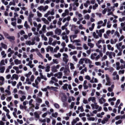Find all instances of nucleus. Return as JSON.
<instances>
[{
    "instance_id": "4468645a",
    "label": "nucleus",
    "mask_w": 125,
    "mask_h": 125,
    "mask_svg": "<svg viewBox=\"0 0 125 125\" xmlns=\"http://www.w3.org/2000/svg\"><path fill=\"white\" fill-rule=\"evenodd\" d=\"M95 98V97H90L88 99V101L89 102H90L91 101L94 103H96Z\"/></svg>"
},
{
    "instance_id": "6e6d98bb",
    "label": "nucleus",
    "mask_w": 125,
    "mask_h": 125,
    "mask_svg": "<svg viewBox=\"0 0 125 125\" xmlns=\"http://www.w3.org/2000/svg\"><path fill=\"white\" fill-rule=\"evenodd\" d=\"M84 18L86 20H89L90 19V16L88 14H87L84 16Z\"/></svg>"
},
{
    "instance_id": "13d9d810",
    "label": "nucleus",
    "mask_w": 125,
    "mask_h": 125,
    "mask_svg": "<svg viewBox=\"0 0 125 125\" xmlns=\"http://www.w3.org/2000/svg\"><path fill=\"white\" fill-rule=\"evenodd\" d=\"M46 57L48 59L49 61H51L52 60V57L51 56H50L49 54L48 53L46 54Z\"/></svg>"
},
{
    "instance_id": "f03ea898",
    "label": "nucleus",
    "mask_w": 125,
    "mask_h": 125,
    "mask_svg": "<svg viewBox=\"0 0 125 125\" xmlns=\"http://www.w3.org/2000/svg\"><path fill=\"white\" fill-rule=\"evenodd\" d=\"M61 36L62 37V39L65 40V42L66 43L68 42L69 40L68 39V36L66 34L65 32H62L61 34Z\"/></svg>"
},
{
    "instance_id": "e433bc0d",
    "label": "nucleus",
    "mask_w": 125,
    "mask_h": 125,
    "mask_svg": "<svg viewBox=\"0 0 125 125\" xmlns=\"http://www.w3.org/2000/svg\"><path fill=\"white\" fill-rule=\"evenodd\" d=\"M118 4L117 3H115L114 4V6L113 7H112V11H113L115 10V7H117L118 6Z\"/></svg>"
},
{
    "instance_id": "ea45409f",
    "label": "nucleus",
    "mask_w": 125,
    "mask_h": 125,
    "mask_svg": "<svg viewBox=\"0 0 125 125\" xmlns=\"http://www.w3.org/2000/svg\"><path fill=\"white\" fill-rule=\"evenodd\" d=\"M34 115L35 116V117L39 119L40 118V116L37 112H36L34 113Z\"/></svg>"
},
{
    "instance_id": "864d4df0",
    "label": "nucleus",
    "mask_w": 125,
    "mask_h": 125,
    "mask_svg": "<svg viewBox=\"0 0 125 125\" xmlns=\"http://www.w3.org/2000/svg\"><path fill=\"white\" fill-rule=\"evenodd\" d=\"M77 54V52L76 51H74L71 52L70 53V55H76Z\"/></svg>"
},
{
    "instance_id": "a18cd8bd",
    "label": "nucleus",
    "mask_w": 125,
    "mask_h": 125,
    "mask_svg": "<svg viewBox=\"0 0 125 125\" xmlns=\"http://www.w3.org/2000/svg\"><path fill=\"white\" fill-rule=\"evenodd\" d=\"M5 92L6 93V94H5V95H10L11 94V92L10 90L6 89L5 90Z\"/></svg>"
},
{
    "instance_id": "aec40b11",
    "label": "nucleus",
    "mask_w": 125,
    "mask_h": 125,
    "mask_svg": "<svg viewBox=\"0 0 125 125\" xmlns=\"http://www.w3.org/2000/svg\"><path fill=\"white\" fill-rule=\"evenodd\" d=\"M64 73L65 75H68L70 73V71L69 69H65L64 71Z\"/></svg>"
},
{
    "instance_id": "69168bd1",
    "label": "nucleus",
    "mask_w": 125,
    "mask_h": 125,
    "mask_svg": "<svg viewBox=\"0 0 125 125\" xmlns=\"http://www.w3.org/2000/svg\"><path fill=\"white\" fill-rule=\"evenodd\" d=\"M123 118V117L122 116H117L115 118L116 120H118L119 119H122Z\"/></svg>"
},
{
    "instance_id": "09e8293b",
    "label": "nucleus",
    "mask_w": 125,
    "mask_h": 125,
    "mask_svg": "<svg viewBox=\"0 0 125 125\" xmlns=\"http://www.w3.org/2000/svg\"><path fill=\"white\" fill-rule=\"evenodd\" d=\"M32 39L34 40V42L35 40H36L37 42H39L40 40V39L38 36H35Z\"/></svg>"
},
{
    "instance_id": "3c124183",
    "label": "nucleus",
    "mask_w": 125,
    "mask_h": 125,
    "mask_svg": "<svg viewBox=\"0 0 125 125\" xmlns=\"http://www.w3.org/2000/svg\"><path fill=\"white\" fill-rule=\"evenodd\" d=\"M78 110L82 112H83L84 111V109L82 106L78 107Z\"/></svg>"
},
{
    "instance_id": "ddd939ff",
    "label": "nucleus",
    "mask_w": 125,
    "mask_h": 125,
    "mask_svg": "<svg viewBox=\"0 0 125 125\" xmlns=\"http://www.w3.org/2000/svg\"><path fill=\"white\" fill-rule=\"evenodd\" d=\"M97 103H95V108L96 109H97L98 111H100L102 109V107L101 106L97 105Z\"/></svg>"
},
{
    "instance_id": "4be33fe9",
    "label": "nucleus",
    "mask_w": 125,
    "mask_h": 125,
    "mask_svg": "<svg viewBox=\"0 0 125 125\" xmlns=\"http://www.w3.org/2000/svg\"><path fill=\"white\" fill-rule=\"evenodd\" d=\"M107 47L108 50H111L113 51L114 50V48L113 47H112L110 44H108L107 45Z\"/></svg>"
},
{
    "instance_id": "338daca9",
    "label": "nucleus",
    "mask_w": 125,
    "mask_h": 125,
    "mask_svg": "<svg viewBox=\"0 0 125 125\" xmlns=\"http://www.w3.org/2000/svg\"><path fill=\"white\" fill-rule=\"evenodd\" d=\"M53 105L54 107L57 109H58L60 107V106L59 105L56 103H54L53 104Z\"/></svg>"
},
{
    "instance_id": "6ab92c4d",
    "label": "nucleus",
    "mask_w": 125,
    "mask_h": 125,
    "mask_svg": "<svg viewBox=\"0 0 125 125\" xmlns=\"http://www.w3.org/2000/svg\"><path fill=\"white\" fill-rule=\"evenodd\" d=\"M122 42H120L117 43L116 45V46L117 49L119 50L120 49V47L122 46Z\"/></svg>"
},
{
    "instance_id": "4d7b16f0",
    "label": "nucleus",
    "mask_w": 125,
    "mask_h": 125,
    "mask_svg": "<svg viewBox=\"0 0 125 125\" xmlns=\"http://www.w3.org/2000/svg\"><path fill=\"white\" fill-rule=\"evenodd\" d=\"M79 4L78 2L75 1L72 4L73 6H76V7H77L79 6Z\"/></svg>"
},
{
    "instance_id": "f8f14e48",
    "label": "nucleus",
    "mask_w": 125,
    "mask_h": 125,
    "mask_svg": "<svg viewBox=\"0 0 125 125\" xmlns=\"http://www.w3.org/2000/svg\"><path fill=\"white\" fill-rule=\"evenodd\" d=\"M85 63L89 64L92 63V62L90 59L87 58H85Z\"/></svg>"
},
{
    "instance_id": "1a4fd4ad",
    "label": "nucleus",
    "mask_w": 125,
    "mask_h": 125,
    "mask_svg": "<svg viewBox=\"0 0 125 125\" xmlns=\"http://www.w3.org/2000/svg\"><path fill=\"white\" fill-rule=\"evenodd\" d=\"M58 81L57 79H56L55 77H52L51 78V80L49 82L50 84H52L55 82H57Z\"/></svg>"
},
{
    "instance_id": "9d476101",
    "label": "nucleus",
    "mask_w": 125,
    "mask_h": 125,
    "mask_svg": "<svg viewBox=\"0 0 125 125\" xmlns=\"http://www.w3.org/2000/svg\"><path fill=\"white\" fill-rule=\"evenodd\" d=\"M13 68L16 71V73L17 74L21 73L22 72V71L21 70H19V68L17 67L14 66Z\"/></svg>"
},
{
    "instance_id": "a19ab883",
    "label": "nucleus",
    "mask_w": 125,
    "mask_h": 125,
    "mask_svg": "<svg viewBox=\"0 0 125 125\" xmlns=\"http://www.w3.org/2000/svg\"><path fill=\"white\" fill-rule=\"evenodd\" d=\"M53 32L52 31L48 32L46 33V35L47 36H51L52 37L53 35Z\"/></svg>"
},
{
    "instance_id": "2eb2a0df",
    "label": "nucleus",
    "mask_w": 125,
    "mask_h": 125,
    "mask_svg": "<svg viewBox=\"0 0 125 125\" xmlns=\"http://www.w3.org/2000/svg\"><path fill=\"white\" fill-rule=\"evenodd\" d=\"M4 79L2 76H0V85H3L4 83Z\"/></svg>"
},
{
    "instance_id": "c85d7f7f",
    "label": "nucleus",
    "mask_w": 125,
    "mask_h": 125,
    "mask_svg": "<svg viewBox=\"0 0 125 125\" xmlns=\"http://www.w3.org/2000/svg\"><path fill=\"white\" fill-rule=\"evenodd\" d=\"M42 20L44 22V23L46 24H48L49 23L48 21L45 18H42Z\"/></svg>"
},
{
    "instance_id": "9b49d317",
    "label": "nucleus",
    "mask_w": 125,
    "mask_h": 125,
    "mask_svg": "<svg viewBox=\"0 0 125 125\" xmlns=\"http://www.w3.org/2000/svg\"><path fill=\"white\" fill-rule=\"evenodd\" d=\"M103 23V21L101 20L98 21L97 23V24L98 25L97 27V28L99 29L101 27L103 26H102Z\"/></svg>"
},
{
    "instance_id": "8fccbe9b",
    "label": "nucleus",
    "mask_w": 125,
    "mask_h": 125,
    "mask_svg": "<svg viewBox=\"0 0 125 125\" xmlns=\"http://www.w3.org/2000/svg\"><path fill=\"white\" fill-rule=\"evenodd\" d=\"M3 109L6 112V114H9L10 111L8 109H7L6 107H3Z\"/></svg>"
},
{
    "instance_id": "49530a36",
    "label": "nucleus",
    "mask_w": 125,
    "mask_h": 125,
    "mask_svg": "<svg viewBox=\"0 0 125 125\" xmlns=\"http://www.w3.org/2000/svg\"><path fill=\"white\" fill-rule=\"evenodd\" d=\"M108 120V119L107 118H104V119L101 121L102 123V124H104Z\"/></svg>"
},
{
    "instance_id": "4c0bfd02",
    "label": "nucleus",
    "mask_w": 125,
    "mask_h": 125,
    "mask_svg": "<svg viewBox=\"0 0 125 125\" xmlns=\"http://www.w3.org/2000/svg\"><path fill=\"white\" fill-rule=\"evenodd\" d=\"M0 44L2 46V47L5 49H7V46L6 44L3 43H0Z\"/></svg>"
},
{
    "instance_id": "bb28decb",
    "label": "nucleus",
    "mask_w": 125,
    "mask_h": 125,
    "mask_svg": "<svg viewBox=\"0 0 125 125\" xmlns=\"http://www.w3.org/2000/svg\"><path fill=\"white\" fill-rule=\"evenodd\" d=\"M70 69L71 70H73L75 69V67L74 64L70 62Z\"/></svg>"
},
{
    "instance_id": "c03bdc74",
    "label": "nucleus",
    "mask_w": 125,
    "mask_h": 125,
    "mask_svg": "<svg viewBox=\"0 0 125 125\" xmlns=\"http://www.w3.org/2000/svg\"><path fill=\"white\" fill-rule=\"evenodd\" d=\"M52 71L53 72H57V69L55 67V66H53L52 67Z\"/></svg>"
},
{
    "instance_id": "f3484780",
    "label": "nucleus",
    "mask_w": 125,
    "mask_h": 125,
    "mask_svg": "<svg viewBox=\"0 0 125 125\" xmlns=\"http://www.w3.org/2000/svg\"><path fill=\"white\" fill-rule=\"evenodd\" d=\"M105 100L103 97H101L99 99V102L101 104H102L105 102Z\"/></svg>"
},
{
    "instance_id": "37998d69",
    "label": "nucleus",
    "mask_w": 125,
    "mask_h": 125,
    "mask_svg": "<svg viewBox=\"0 0 125 125\" xmlns=\"http://www.w3.org/2000/svg\"><path fill=\"white\" fill-rule=\"evenodd\" d=\"M61 56V54L59 53H58L57 54H55L54 55V56L57 58H60Z\"/></svg>"
},
{
    "instance_id": "20e7f679",
    "label": "nucleus",
    "mask_w": 125,
    "mask_h": 125,
    "mask_svg": "<svg viewBox=\"0 0 125 125\" xmlns=\"http://www.w3.org/2000/svg\"><path fill=\"white\" fill-rule=\"evenodd\" d=\"M105 77L107 83H105V85H108L110 86L111 84V83L108 75L107 74H106Z\"/></svg>"
},
{
    "instance_id": "39448f33",
    "label": "nucleus",
    "mask_w": 125,
    "mask_h": 125,
    "mask_svg": "<svg viewBox=\"0 0 125 125\" xmlns=\"http://www.w3.org/2000/svg\"><path fill=\"white\" fill-rule=\"evenodd\" d=\"M60 96L61 97V100L63 102H65L66 100V97L64 93H61L60 94Z\"/></svg>"
},
{
    "instance_id": "b1692460",
    "label": "nucleus",
    "mask_w": 125,
    "mask_h": 125,
    "mask_svg": "<svg viewBox=\"0 0 125 125\" xmlns=\"http://www.w3.org/2000/svg\"><path fill=\"white\" fill-rule=\"evenodd\" d=\"M5 69L4 66H0V73H3L4 72Z\"/></svg>"
},
{
    "instance_id": "0e129e2a",
    "label": "nucleus",
    "mask_w": 125,
    "mask_h": 125,
    "mask_svg": "<svg viewBox=\"0 0 125 125\" xmlns=\"http://www.w3.org/2000/svg\"><path fill=\"white\" fill-rule=\"evenodd\" d=\"M36 101L39 103H42V99L39 98H37L36 99Z\"/></svg>"
},
{
    "instance_id": "774afa93",
    "label": "nucleus",
    "mask_w": 125,
    "mask_h": 125,
    "mask_svg": "<svg viewBox=\"0 0 125 125\" xmlns=\"http://www.w3.org/2000/svg\"><path fill=\"white\" fill-rule=\"evenodd\" d=\"M34 75H32L30 79V81L31 82H33L34 81Z\"/></svg>"
},
{
    "instance_id": "2f4dec72",
    "label": "nucleus",
    "mask_w": 125,
    "mask_h": 125,
    "mask_svg": "<svg viewBox=\"0 0 125 125\" xmlns=\"http://www.w3.org/2000/svg\"><path fill=\"white\" fill-rule=\"evenodd\" d=\"M14 62L16 64H20L21 63V61L17 59H16L14 60Z\"/></svg>"
},
{
    "instance_id": "f704fd0d",
    "label": "nucleus",
    "mask_w": 125,
    "mask_h": 125,
    "mask_svg": "<svg viewBox=\"0 0 125 125\" xmlns=\"http://www.w3.org/2000/svg\"><path fill=\"white\" fill-rule=\"evenodd\" d=\"M90 1L89 0L86 1V2L84 4V6L86 8H87L89 5L90 4Z\"/></svg>"
},
{
    "instance_id": "79ce46f5",
    "label": "nucleus",
    "mask_w": 125,
    "mask_h": 125,
    "mask_svg": "<svg viewBox=\"0 0 125 125\" xmlns=\"http://www.w3.org/2000/svg\"><path fill=\"white\" fill-rule=\"evenodd\" d=\"M68 47L71 48L72 49H74L75 48V46L71 44H68Z\"/></svg>"
},
{
    "instance_id": "0eeeda50",
    "label": "nucleus",
    "mask_w": 125,
    "mask_h": 125,
    "mask_svg": "<svg viewBox=\"0 0 125 125\" xmlns=\"http://www.w3.org/2000/svg\"><path fill=\"white\" fill-rule=\"evenodd\" d=\"M32 42L31 41H27L26 42V44L29 45H33L35 44V42L33 39H32Z\"/></svg>"
},
{
    "instance_id": "5701e85b",
    "label": "nucleus",
    "mask_w": 125,
    "mask_h": 125,
    "mask_svg": "<svg viewBox=\"0 0 125 125\" xmlns=\"http://www.w3.org/2000/svg\"><path fill=\"white\" fill-rule=\"evenodd\" d=\"M117 39H115L114 40L112 39L110 41V43L112 44H114L117 41Z\"/></svg>"
},
{
    "instance_id": "603ef678",
    "label": "nucleus",
    "mask_w": 125,
    "mask_h": 125,
    "mask_svg": "<svg viewBox=\"0 0 125 125\" xmlns=\"http://www.w3.org/2000/svg\"><path fill=\"white\" fill-rule=\"evenodd\" d=\"M3 33L5 37L8 39L9 36V34L8 33L4 31L3 32Z\"/></svg>"
},
{
    "instance_id": "423d86ee",
    "label": "nucleus",
    "mask_w": 125,
    "mask_h": 125,
    "mask_svg": "<svg viewBox=\"0 0 125 125\" xmlns=\"http://www.w3.org/2000/svg\"><path fill=\"white\" fill-rule=\"evenodd\" d=\"M120 62L121 63L124 64H121V69H125V61H124L122 59H121L120 60Z\"/></svg>"
},
{
    "instance_id": "7c9ffc66",
    "label": "nucleus",
    "mask_w": 125,
    "mask_h": 125,
    "mask_svg": "<svg viewBox=\"0 0 125 125\" xmlns=\"http://www.w3.org/2000/svg\"><path fill=\"white\" fill-rule=\"evenodd\" d=\"M99 36L100 37H101L102 36V33H104V29H102L100 30H99Z\"/></svg>"
},
{
    "instance_id": "c756f323",
    "label": "nucleus",
    "mask_w": 125,
    "mask_h": 125,
    "mask_svg": "<svg viewBox=\"0 0 125 125\" xmlns=\"http://www.w3.org/2000/svg\"><path fill=\"white\" fill-rule=\"evenodd\" d=\"M93 35L94 38L96 39H98L99 38V35L98 34H96L95 32H93Z\"/></svg>"
},
{
    "instance_id": "5fc2aeb1",
    "label": "nucleus",
    "mask_w": 125,
    "mask_h": 125,
    "mask_svg": "<svg viewBox=\"0 0 125 125\" xmlns=\"http://www.w3.org/2000/svg\"><path fill=\"white\" fill-rule=\"evenodd\" d=\"M25 32L24 31L21 30L19 33H18V37H20V34L21 35H22V34H25Z\"/></svg>"
},
{
    "instance_id": "a211bd4d",
    "label": "nucleus",
    "mask_w": 125,
    "mask_h": 125,
    "mask_svg": "<svg viewBox=\"0 0 125 125\" xmlns=\"http://www.w3.org/2000/svg\"><path fill=\"white\" fill-rule=\"evenodd\" d=\"M18 76L16 74H13L11 78V79L13 80L14 79H15L16 80H17L18 79Z\"/></svg>"
},
{
    "instance_id": "7ed1b4c3",
    "label": "nucleus",
    "mask_w": 125,
    "mask_h": 125,
    "mask_svg": "<svg viewBox=\"0 0 125 125\" xmlns=\"http://www.w3.org/2000/svg\"><path fill=\"white\" fill-rule=\"evenodd\" d=\"M113 76V79L114 80H118L119 79V75L117 74L116 72H114L112 74Z\"/></svg>"
},
{
    "instance_id": "473e14b6",
    "label": "nucleus",
    "mask_w": 125,
    "mask_h": 125,
    "mask_svg": "<svg viewBox=\"0 0 125 125\" xmlns=\"http://www.w3.org/2000/svg\"><path fill=\"white\" fill-rule=\"evenodd\" d=\"M77 37V35H73L71 36L70 37L71 42H72V39H73L74 38H76Z\"/></svg>"
},
{
    "instance_id": "a878e982",
    "label": "nucleus",
    "mask_w": 125,
    "mask_h": 125,
    "mask_svg": "<svg viewBox=\"0 0 125 125\" xmlns=\"http://www.w3.org/2000/svg\"><path fill=\"white\" fill-rule=\"evenodd\" d=\"M116 70H119L120 68V63L119 62H117L116 63Z\"/></svg>"
},
{
    "instance_id": "c9c22d12",
    "label": "nucleus",
    "mask_w": 125,
    "mask_h": 125,
    "mask_svg": "<svg viewBox=\"0 0 125 125\" xmlns=\"http://www.w3.org/2000/svg\"><path fill=\"white\" fill-rule=\"evenodd\" d=\"M68 86V85L67 84H65L62 86V89L64 90H66L67 91H68V89L67 88Z\"/></svg>"
},
{
    "instance_id": "6e6552de",
    "label": "nucleus",
    "mask_w": 125,
    "mask_h": 125,
    "mask_svg": "<svg viewBox=\"0 0 125 125\" xmlns=\"http://www.w3.org/2000/svg\"><path fill=\"white\" fill-rule=\"evenodd\" d=\"M62 73V72H60L57 73H55L54 74V76L55 77H57L58 79H60L61 78Z\"/></svg>"
},
{
    "instance_id": "58836bf2",
    "label": "nucleus",
    "mask_w": 125,
    "mask_h": 125,
    "mask_svg": "<svg viewBox=\"0 0 125 125\" xmlns=\"http://www.w3.org/2000/svg\"><path fill=\"white\" fill-rule=\"evenodd\" d=\"M58 113L57 112L52 113L51 114V116L53 117L56 118L57 116Z\"/></svg>"
},
{
    "instance_id": "393cba45",
    "label": "nucleus",
    "mask_w": 125,
    "mask_h": 125,
    "mask_svg": "<svg viewBox=\"0 0 125 125\" xmlns=\"http://www.w3.org/2000/svg\"><path fill=\"white\" fill-rule=\"evenodd\" d=\"M85 62V58H81L79 61L78 63L80 64H82Z\"/></svg>"
},
{
    "instance_id": "412c9836",
    "label": "nucleus",
    "mask_w": 125,
    "mask_h": 125,
    "mask_svg": "<svg viewBox=\"0 0 125 125\" xmlns=\"http://www.w3.org/2000/svg\"><path fill=\"white\" fill-rule=\"evenodd\" d=\"M23 84H25L27 83L28 84H31V82L29 78H27L26 79V81L23 83Z\"/></svg>"
},
{
    "instance_id": "cd10ccee",
    "label": "nucleus",
    "mask_w": 125,
    "mask_h": 125,
    "mask_svg": "<svg viewBox=\"0 0 125 125\" xmlns=\"http://www.w3.org/2000/svg\"><path fill=\"white\" fill-rule=\"evenodd\" d=\"M54 10L52 9H51V10H49L48 11L49 14H51L52 15H53L54 14Z\"/></svg>"
},
{
    "instance_id": "72a5a7b5",
    "label": "nucleus",
    "mask_w": 125,
    "mask_h": 125,
    "mask_svg": "<svg viewBox=\"0 0 125 125\" xmlns=\"http://www.w3.org/2000/svg\"><path fill=\"white\" fill-rule=\"evenodd\" d=\"M1 55L2 56V57L3 58H5L6 56V54L5 53V52L4 51H2L1 52Z\"/></svg>"
},
{
    "instance_id": "e2e57ef3",
    "label": "nucleus",
    "mask_w": 125,
    "mask_h": 125,
    "mask_svg": "<svg viewBox=\"0 0 125 125\" xmlns=\"http://www.w3.org/2000/svg\"><path fill=\"white\" fill-rule=\"evenodd\" d=\"M6 96L5 94H2L1 96V99L2 100H4L5 99V96Z\"/></svg>"
},
{
    "instance_id": "f257e3e1",
    "label": "nucleus",
    "mask_w": 125,
    "mask_h": 125,
    "mask_svg": "<svg viewBox=\"0 0 125 125\" xmlns=\"http://www.w3.org/2000/svg\"><path fill=\"white\" fill-rule=\"evenodd\" d=\"M103 55L102 53L100 54V55H97V54L96 53H92L90 56V58L92 60H94L96 61H97L100 57V56H102Z\"/></svg>"
},
{
    "instance_id": "052dcab7",
    "label": "nucleus",
    "mask_w": 125,
    "mask_h": 125,
    "mask_svg": "<svg viewBox=\"0 0 125 125\" xmlns=\"http://www.w3.org/2000/svg\"><path fill=\"white\" fill-rule=\"evenodd\" d=\"M94 26L95 24L94 23H93L91 25V27L89 28V30L91 31H92L94 28Z\"/></svg>"
},
{
    "instance_id": "680f3d73",
    "label": "nucleus",
    "mask_w": 125,
    "mask_h": 125,
    "mask_svg": "<svg viewBox=\"0 0 125 125\" xmlns=\"http://www.w3.org/2000/svg\"><path fill=\"white\" fill-rule=\"evenodd\" d=\"M46 26L45 25H44L43 26L42 30L43 32H46Z\"/></svg>"
},
{
    "instance_id": "dca6fc26",
    "label": "nucleus",
    "mask_w": 125,
    "mask_h": 125,
    "mask_svg": "<svg viewBox=\"0 0 125 125\" xmlns=\"http://www.w3.org/2000/svg\"><path fill=\"white\" fill-rule=\"evenodd\" d=\"M55 32L56 34L59 35L61 34V31L60 29L56 28L55 30Z\"/></svg>"
},
{
    "instance_id": "de8ad7c7",
    "label": "nucleus",
    "mask_w": 125,
    "mask_h": 125,
    "mask_svg": "<svg viewBox=\"0 0 125 125\" xmlns=\"http://www.w3.org/2000/svg\"><path fill=\"white\" fill-rule=\"evenodd\" d=\"M31 74V72H29L28 73L25 74H24V76L26 77L27 78H28Z\"/></svg>"
},
{
    "instance_id": "bf43d9fd",
    "label": "nucleus",
    "mask_w": 125,
    "mask_h": 125,
    "mask_svg": "<svg viewBox=\"0 0 125 125\" xmlns=\"http://www.w3.org/2000/svg\"><path fill=\"white\" fill-rule=\"evenodd\" d=\"M8 39L10 41L13 40H15V38L14 36H9Z\"/></svg>"
}]
</instances>
